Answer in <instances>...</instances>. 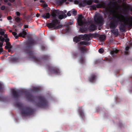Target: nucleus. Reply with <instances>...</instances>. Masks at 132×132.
<instances>
[{"instance_id": "nucleus-1", "label": "nucleus", "mask_w": 132, "mask_h": 132, "mask_svg": "<svg viewBox=\"0 0 132 132\" xmlns=\"http://www.w3.org/2000/svg\"><path fill=\"white\" fill-rule=\"evenodd\" d=\"M12 34L16 39L20 36L27 39L26 42V46L23 48V50L24 53L28 56V58L30 60L40 64L42 61L49 59L50 56L47 55H43L41 58H37L35 56V54L34 51H31V49L32 46L37 44V43L32 38L28 36V34H18L19 35H17V34Z\"/></svg>"}, {"instance_id": "nucleus-2", "label": "nucleus", "mask_w": 132, "mask_h": 132, "mask_svg": "<svg viewBox=\"0 0 132 132\" xmlns=\"http://www.w3.org/2000/svg\"><path fill=\"white\" fill-rule=\"evenodd\" d=\"M12 91L13 97L14 98H18L20 96L21 94H25L27 99L30 101H34L36 98L38 100V102L35 103V105L36 106L41 108H45L48 106V101L43 96H34L29 93H26V92L23 90H20L17 92L13 89Z\"/></svg>"}, {"instance_id": "nucleus-3", "label": "nucleus", "mask_w": 132, "mask_h": 132, "mask_svg": "<svg viewBox=\"0 0 132 132\" xmlns=\"http://www.w3.org/2000/svg\"><path fill=\"white\" fill-rule=\"evenodd\" d=\"M99 37V39L101 42H104L106 39V37L105 35H100L98 34H87L80 35L78 36H76L73 39L74 42L77 43L81 40L85 41H81L79 44L81 46L82 45H87L90 44L91 43L89 42L91 39L93 38Z\"/></svg>"}, {"instance_id": "nucleus-4", "label": "nucleus", "mask_w": 132, "mask_h": 132, "mask_svg": "<svg viewBox=\"0 0 132 132\" xmlns=\"http://www.w3.org/2000/svg\"><path fill=\"white\" fill-rule=\"evenodd\" d=\"M15 106L20 109L21 114L23 116H30L33 113L34 111L32 109L29 107H26L22 104L16 103L15 104Z\"/></svg>"}, {"instance_id": "nucleus-5", "label": "nucleus", "mask_w": 132, "mask_h": 132, "mask_svg": "<svg viewBox=\"0 0 132 132\" xmlns=\"http://www.w3.org/2000/svg\"><path fill=\"white\" fill-rule=\"evenodd\" d=\"M116 17L118 21L123 22L130 27L132 26V19L125 18L122 15L117 13Z\"/></svg>"}, {"instance_id": "nucleus-6", "label": "nucleus", "mask_w": 132, "mask_h": 132, "mask_svg": "<svg viewBox=\"0 0 132 132\" xmlns=\"http://www.w3.org/2000/svg\"><path fill=\"white\" fill-rule=\"evenodd\" d=\"M47 26L49 28L56 29H59L62 27L61 25L59 24L57 20L56 19L54 20L52 22L47 24Z\"/></svg>"}, {"instance_id": "nucleus-7", "label": "nucleus", "mask_w": 132, "mask_h": 132, "mask_svg": "<svg viewBox=\"0 0 132 132\" xmlns=\"http://www.w3.org/2000/svg\"><path fill=\"white\" fill-rule=\"evenodd\" d=\"M78 22L79 25H84L85 26L88 25L89 22L87 21L85 19V18L83 17L81 15H79L78 17Z\"/></svg>"}, {"instance_id": "nucleus-8", "label": "nucleus", "mask_w": 132, "mask_h": 132, "mask_svg": "<svg viewBox=\"0 0 132 132\" xmlns=\"http://www.w3.org/2000/svg\"><path fill=\"white\" fill-rule=\"evenodd\" d=\"M94 20L96 24L102 25L103 24V20L102 16L100 14L97 13L94 16Z\"/></svg>"}, {"instance_id": "nucleus-9", "label": "nucleus", "mask_w": 132, "mask_h": 132, "mask_svg": "<svg viewBox=\"0 0 132 132\" xmlns=\"http://www.w3.org/2000/svg\"><path fill=\"white\" fill-rule=\"evenodd\" d=\"M48 69L51 72L55 75H59L60 73L59 69L56 67L49 66Z\"/></svg>"}, {"instance_id": "nucleus-10", "label": "nucleus", "mask_w": 132, "mask_h": 132, "mask_svg": "<svg viewBox=\"0 0 132 132\" xmlns=\"http://www.w3.org/2000/svg\"><path fill=\"white\" fill-rule=\"evenodd\" d=\"M118 9V7L116 6H115L114 7H112L110 6H109L106 8V9L110 13L114 14L117 13Z\"/></svg>"}, {"instance_id": "nucleus-11", "label": "nucleus", "mask_w": 132, "mask_h": 132, "mask_svg": "<svg viewBox=\"0 0 132 132\" xmlns=\"http://www.w3.org/2000/svg\"><path fill=\"white\" fill-rule=\"evenodd\" d=\"M78 112L80 115V117L83 119L85 118V115L83 111L82 110V107H80L78 108Z\"/></svg>"}, {"instance_id": "nucleus-12", "label": "nucleus", "mask_w": 132, "mask_h": 132, "mask_svg": "<svg viewBox=\"0 0 132 132\" xmlns=\"http://www.w3.org/2000/svg\"><path fill=\"white\" fill-rule=\"evenodd\" d=\"M62 13V11H59L58 10H55L52 12L51 15L53 18H55L56 16V14H60Z\"/></svg>"}, {"instance_id": "nucleus-13", "label": "nucleus", "mask_w": 132, "mask_h": 132, "mask_svg": "<svg viewBox=\"0 0 132 132\" xmlns=\"http://www.w3.org/2000/svg\"><path fill=\"white\" fill-rule=\"evenodd\" d=\"M78 48L81 53H84L87 52L88 50V48L85 46H79Z\"/></svg>"}, {"instance_id": "nucleus-14", "label": "nucleus", "mask_w": 132, "mask_h": 132, "mask_svg": "<svg viewBox=\"0 0 132 132\" xmlns=\"http://www.w3.org/2000/svg\"><path fill=\"white\" fill-rule=\"evenodd\" d=\"M111 34V37L112 38L116 37L118 36H119L121 38L123 39L124 38V34Z\"/></svg>"}, {"instance_id": "nucleus-15", "label": "nucleus", "mask_w": 132, "mask_h": 132, "mask_svg": "<svg viewBox=\"0 0 132 132\" xmlns=\"http://www.w3.org/2000/svg\"><path fill=\"white\" fill-rule=\"evenodd\" d=\"M96 78V75L94 74H93L91 75L90 77L89 78V80L90 82H93L95 80Z\"/></svg>"}, {"instance_id": "nucleus-16", "label": "nucleus", "mask_w": 132, "mask_h": 132, "mask_svg": "<svg viewBox=\"0 0 132 132\" xmlns=\"http://www.w3.org/2000/svg\"><path fill=\"white\" fill-rule=\"evenodd\" d=\"M64 12H63V11L62 14H58L59 15L58 16V18L59 19H62L64 18H66L67 17V15L65 14H64V15H63V14L66 12V11L65 10L64 11Z\"/></svg>"}, {"instance_id": "nucleus-17", "label": "nucleus", "mask_w": 132, "mask_h": 132, "mask_svg": "<svg viewBox=\"0 0 132 132\" xmlns=\"http://www.w3.org/2000/svg\"><path fill=\"white\" fill-rule=\"evenodd\" d=\"M96 28V25H94L93 24H92L89 27L88 29L90 31H91L95 30Z\"/></svg>"}, {"instance_id": "nucleus-18", "label": "nucleus", "mask_w": 132, "mask_h": 132, "mask_svg": "<svg viewBox=\"0 0 132 132\" xmlns=\"http://www.w3.org/2000/svg\"><path fill=\"white\" fill-rule=\"evenodd\" d=\"M50 16V15L49 13H47L45 14H43L42 16L44 19H47L49 18Z\"/></svg>"}, {"instance_id": "nucleus-19", "label": "nucleus", "mask_w": 132, "mask_h": 132, "mask_svg": "<svg viewBox=\"0 0 132 132\" xmlns=\"http://www.w3.org/2000/svg\"><path fill=\"white\" fill-rule=\"evenodd\" d=\"M118 50L117 49H116L115 50H113L111 52V54L113 56H116L117 55L116 54L118 53Z\"/></svg>"}, {"instance_id": "nucleus-20", "label": "nucleus", "mask_w": 132, "mask_h": 132, "mask_svg": "<svg viewBox=\"0 0 132 132\" xmlns=\"http://www.w3.org/2000/svg\"><path fill=\"white\" fill-rule=\"evenodd\" d=\"M129 49V46H127L125 48L126 51L125 52V55H127L129 54L128 51Z\"/></svg>"}, {"instance_id": "nucleus-21", "label": "nucleus", "mask_w": 132, "mask_h": 132, "mask_svg": "<svg viewBox=\"0 0 132 132\" xmlns=\"http://www.w3.org/2000/svg\"><path fill=\"white\" fill-rule=\"evenodd\" d=\"M116 25L115 22H112L110 24V26L111 28H113L116 26Z\"/></svg>"}, {"instance_id": "nucleus-22", "label": "nucleus", "mask_w": 132, "mask_h": 132, "mask_svg": "<svg viewBox=\"0 0 132 132\" xmlns=\"http://www.w3.org/2000/svg\"><path fill=\"white\" fill-rule=\"evenodd\" d=\"M79 61L80 62L81 64H83L84 63V59L83 56H81L80 57Z\"/></svg>"}, {"instance_id": "nucleus-23", "label": "nucleus", "mask_w": 132, "mask_h": 132, "mask_svg": "<svg viewBox=\"0 0 132 132\" xmlns=\"http://www.w3.org/2000/svg\"><path fill=\"white\" fill-rule=\"evenodd\" d=\"M32 90L34 92H38L39 91L40 89L38 88L35 87L33 88Z\"/></svg>"}, {"instance_id": "nucleus-24", "label": "nucleus", "mask_w": 132, "mask_h": 132, "mask_svg": "<svg viewBox=\"0 0 132 132\" xmlns=\"http://www.w3.org/2000/svg\"><path fill=\"white\" fill-rule=\"evenodd\" d=\"M87 30H88V29L86 28H80V30L81 32H85Z\"/></svg>"}, {"instance_id": "nucleus-25", "label": "nucleus", "mask_w": 132, "mask_h": 132, "mask_svg": "<svg viewBox=\"0 0 132 132\" xmlns=\"http://www.w3.org/2000/svg\"><path fill=\"white\" fill-rule=\"evenodd\" d=\"M41 48L42 51H44L47 49V47L45 45H42L41 46Z\"/></svg>"}, {"instance_id": "nucleus-26", "label": "nucleus", "mask_w": 132, "mask_h": 132, "mask_svg": "<svg viewBox=\"0 0 132 132\" xmlns=\"http://www.w3.org/2000/svg\"><path fill=\"white\" fill-rule=\"evenodd\" d=\"M24 27H25V30H23V33H27L28 32L27 29H26V28H28V27L27 25H24Z\"/></svg>"}, {"instance_id": "nucleus-27", "label": "nucleus", "mask_w": 132, "mask_h": 132, "mask_svg": "<svg viewBox=\"0 0 132 132\" xmlns=\"http://www.w3.org/2000/svg\"><path fill=\"white\" fill-rule=\"evenodd\" d=\"M92 2L91 0H88L85 2V3L88 5H90L92 4Z\"/></svg>"}, {"instance_id": "nucleus-28", "label": "nucleus", "mask_w": 132, "mask_h": 132, "mask_svg": "<svg viewBox=\"0 0 132 132\" xmlns=\"http://www.w3.org/2000/svg\"><path fill=\"white\" fill-rule=\"evenodd\" d=\"M111 32L112 33H117L118 32V30L113 29L111 30Z\"/></svg>"}, {"instance_id": "nucleus-29", "label": "nucleus", "mask_w": 132, "mask_h": 132, "mask_svg": "<svg viewBox=\"0 0 132 132\" xmlns=\"http://www.w3.org/2000/svg\"><path fill=\"white\" fill-rule=\"evenodd\" d=\"M6 99V98L3 97L1 96L0 97V101H4V100Z\"/></svg>"}, {"instance_id": "nucleus-30", "label": "nucleus", "mask_w": 132, "mask_h": 132, "mask_svg": "<svg viewBox=\"0 0 132 132\" xmlns=\"http://www.w3.org/2000/svg\"><path fill=\"white\" fill-rule=\"evenodd\" d=\"M104 50L103 48H101L99 49L98 52L100 53H102L104 52Z\"/></svg>"}, {"instance_id": "nucleus-31", "label": "nucleus", "mask_w": 132, "mask_h": 132, "mask_svg": "<svg viewBox=\"0 0 132 132\" xmlns=\"http://www.w3.org/2000/svg\"><path fill=\"white\" fill-rule=\"evenodd\" d=\"M6 46H7L9 47H10V48H12V46H11V44L9 42L6 43Z\"/></svg>"}, {"instance_id": "nucleus-32", "label": "nucleus", "mask_w": 132, "mask_h": 132, "mask_svg": "<svg viewBox=\"0 0 132 132\" xmlns=\"http://www.w3.org/2000/svg\"><path fill=\"white\" fill-rule=\"evenodd\" d=\"M6 32V31L5 30L0 29V33H5Z\"/></svg>"}, {"instance_id": "nucleus-33", "label": "nucleus", "mask_w": 132, "mask_h": 132, "mask_svg": "<svg viewBox=\"0 0 132 132\" xmlns=\"http://www.w3.org/2000/svg\"><path fill=\"white\" fill-rule=\"evenodd\" d=\"M3 90V88L2 84L0 83V92H2Z\"/></svg>"}, {"instance_id": "nucleus-34", "label": "nucleus", "mask_w": 132, "mask_h": 132, "mask_svg": "<svg viewBox=\"0 0 132 132\" xmlns=\"http://www.w3.org/2000/svg\"><path fill=\"white\" fill-rule=\"evenodd\" d=\"M71 11V12H72L73 14L74 15H75L76 14L77 12L76 11L72 10Z\"/></svg>"}, {"instance_id": "nucleus-35", "label": "nucleus", "mask_w": 132, "mask_h": 132, "mask_svg": "<svg viewBox=\"0 0 132 132\" xmlns=\"http://www.w3.org/2000/svg\"><path fill=\"white\" fill-rule=\"evenodd\" d=\"M91 9L93 10H95L96 9V6L95 5H92L91 6Z\"/></svg>"}, {"instance_id": "nucleus-36", "label": "nucleus", "mask_w": 132, "mask_h": 132, "mask_svg": "<svg viewBox=\"0 0 132 132\" xmlns=\"http://www.w3.org/2000/svg\"><path fill=\"white\" fill-rule=\"evenodd\" d=\"M71 11H69L67 13V15L68 16H71Z\"/></svg>"}, {"instance_id": "nucleus-37", "label": "nucleus", "mask_w": 132, "mask_h": 132, "mask_svg": "<svg viewBox=\"0 0 132 132\" xmlns=\"http://www.w3.org/2000/svg\"><path fill=\"white\" fill-rule=\"evenodd\" d=\"M15 20L18 22H19L20 21V19L19 18H17L15 19Z\"/></svg>"}, {"instance_id": "nucleus-38", "label": "nucleus", "mask_w": 132, "mask_h": 132, "mask_svg": "<svg viewBox=\"0 0 132 132\" xmlns=\"http://www.w3.org/2000/svg\"><path fill=\"white\" fill-rule=\"evenodd\" d=\"M66 1V0H61L60 1V3L62 4L63 3L65 2Z\"/></svg>"}, {"instance_id": "nucleus-39", "label": "nucleus", "mask_w": 132, "mask_h": 132, "mask_svg": "<svg viewBox=\"0 0 132 132\" xmlns=\"http://www.w3.org/2000/svg\"><path fill=\"white\" fill-rule=\"evenodd\" d=\"M0 40L1 41H3L4 40V39L2 38V37L1 36H0Z\"/></svg>"}, {"instance_id": "nucleus-40", "label": "nucleus", "mask_w": 132, "mask_h": 132, "mask_svg": "<svg viewBox=\"0 0 132 132\" xmlns=\"http://www.w3.org/2000/svg\"><path fill=\"white\" fill-rule=\"evenodd\" d=\"M5 9V7L4 6H2L1 7V9L2 10H4Z\"/></svg>"}, {"instance_id": "nucleus-41", "label": "nucleus", "mask_w": 132, "mask_h": 132, "mask_svg": "<svg viewBox=\"0 0 132 132\" xmlns=\"http://www.w3.org/2000/svg\"><path fill=\"white\" fill-rule=\"evenodd\" d=\"M9 38H7L5 40V42L6 43L9 42Z\"/></svg>"}, {"instance_id": "nucleus-42", "label": "nucleus", "mask_w": 132, "mask_h": 132, "mask_svg": "<svg viewBox=\"0 0 132 132\" xmlns=\"http://www.w3.org/2000/svg\"><path fill=\"white\" fill-rule=\"evenodd\" d=\"M5 48L6 49H8L9 48H10V47L7 46L6 45L5 47Z\"/></svg>"}, {"instance_id": "nucleus-43", "label": "nucleus", "mask_w": 132, "mask_h": 132, "mask_svg": "<svg viewBox=\"0 0 132 132\" xmlns=\"http://www.w3.org/2000/svg\"><path fill=\"white\" fill-rule=\"evenodd\" d=\"M3 49L2 48H0V53H1L3 51Z\"/></svg>"}, {"instance_id": "nucleus-44", "label": "nucleus", "mask_w": 132, "mask_h": 132, "mask_svg": "<svg viewBox=\"0 0 132 132\" xmlns=\"http://www.w3.org/2000/svg\"><path fill=\"white\" fill-rule=\"evenodd\" d=\"M74 2L75 4H78V1H77L75 0L74 1Z\"/></svg>"}, {"instance_id": "nucleus-45", "label": "nucleus", "mask_w": 132, "mask_h": 132, "mask_svg": "<svg viewBox=\"0 0 132 132\" xmlns=\"http://www.w3.org/2000/svg\"><path fill=\"white\" fill-rule=\"evenodd\" d=\"M16 15H17L18 16H19L20 15V13L19 12H16Z\"/></svg>"}, {"instance_id": "nucleus-46", "label": "nucleus", "mask_w": 132, "mask_h": 132, "mask_svg": "<svg viewBox=\"0 0 132 132\" xmlns=\"http://www.w3.org/2000/svg\"><path fill=\"white\" fill-rule=\"evenodd\" d=\"M3 45V43H0V48H2V46Z\"/></svg>"}, {"instance_id": "nucleus-47", "label": "nucleus", "mask_w": 132, "mask_h": 132, "mask_svg": "<svg viewBox=\"0 0 132 132\" xmlns=\"http://www.w3.org/2000/svg\"><path fill=\"white\" fill-rule=\"evenodd\" d=\"M12 18L11 16H9L7 17V19L8 20H11Z\"/></svg>"}, {"instance_id": "nucleus-48", "label": "nucleus", "mask_w": 132, "mask_h": 132, "mask_svg": "<svg viewBox=\"0 0 132 132\" xmlns=\"http://www.w3.org/2000/svg\"><path fill=\"white\" fill-rule=\"evenodd\" d=\"M17 48H19L20 47V46H21L20 45H17L16 46Z\"/></svg>"}, {"instance_id": "nucleus-49", "label": "nucleus", "mask_w": 132, "mask_h": 132, "mask_svg": "<svg viewBox=\"0 0 132 132\" xmlns=\"http://www.w3.org/2000/svg\"><path fill=\"white\" fill-rule=\"evenodd\" d=\"M40 16V14L38 13H37L36 15V16L38 17Z\"/></svg>"}, {"instance_id": "nucleus-50", "label": "nucleus", "mask_w": 132, "mask_h": 132, "mask_svg": "<svg viewBox=\"0 0 132 132\" xmlns=\"http://www.w3.org/2000/svg\"><path fill=\"white\" fill-rule=\"evenodd\" d=\"M67 31H66V32H70V29H68V30H67Z\"/></svg>"}, {"instance_id": "nucleus-51", "label": "nucleus", "mask_w": 132, "mask_h": 132, "mask_svg": "<svg viewBox=\"0 0 132 132\" xmlns=\"http://www.w3.org/2000/svg\"><path fill=\"white\" fill-rule=\"evenodd\" d=\"M44 7H47V5L46 4H45L44 5Z\"/></svg>"}, {"instance_id": "nucleus-52", "label": "nucleus", "mask_w": 132, "mask_h": 132, "mask_svg": "<svg viewBox=\"0 0 132 132\" xmlns=\"http://www.w3.org/2000/svg\"><path fill=\"white\" fill-rule=\"evenodd\" d=\"M119 126L120 127H122V123H120L119 124Z\"/></svg>"}, {"instance_id": "nucleus-53", "label": "nucleus", "mask_w": 132, "mask_h": 132, "mask_svg": "<svg viewBox=\"0 0 132 132\" xmlns=\"http://www.w3.org/2000/svg\"><path fill=\"white\" fill-rule=\"evenodd\" d=\"M11 48H9L8 49V51L9 52H10L11 51Z\"/></svg>"}, {"instance_id": "nucleus-54", "label": "nucleus", "mask_w": 132, "mask_h": 132, "mask_svg": "<svg viewBox=\"0 0 132 132\" xmlns=\"http://www.w3.org/2000/svg\"><path fill=\"white\" fill-rule=\"evenodd\" d=\"M8 1V0H4V1L5 2H7Z\"/></svg>"}, {"instance_id": "nucleus-55", "label": "nucleus", "mask_w": 132, "mask_h": 132, "mask_svg": "<svg viewBox=\"0 0 132 132\" xmlns=\"http://www.w3.org/2000/svg\"><path fill=\"white\" fill-rule=\"evenodd\" d=\"M4 34H2V33L0 34H1V35H4Z\"/></svg>"}, {"instance_id": "nucleus-56", "label": "nucleus", "mask_w": 132, "mask_h": 132, "mask_svg": "<svg viewBox=\"0 0 132 132\" xmlns=\"http://www.w3.org/2000/svg\"><path fill=\"white\" fill-rule=\"evenodd\" d=\"M10 32H12V30H10Z\"/></svg>"}, {"instance_id": "nucleus-57", "label": "nucleus", "mask_w": 132, "mask_h": 132, "mask_svg": "<svg viewBox=\"0 0 132 132\" xmlns=\"http://www.w3.org/2000/svg\"><path fill=\"white\" fill-rule=\"evenodd\" d=\"M8 4L9 5H11V4L10 3H8Z\"/></svg>"}, {"instance_id": "nucleus-58", "label": "nucleus", "mask_w": 132, "mask_h": 132, "mask_svg": "<svg viewBox=\"0 0 132 132\" xmlns=\"http://www.w3.org/2000/svg\"><path fill=\"white\" fill-rule=\"evenodd\" d=\"M12 33H16L15 32H12Z\"/></svg>"}, {"instance_id": "nucleus-59", "label": "nucleus", "mask_w": 132, "mask_h": 132, "mask_svg": "<svg viewBox=\"0 0 132 132\" xmlns=\"http://www.w3.org/2000/svg\"><path fill=\"white\" fill-rule=\"evenodd\" d=\"M6 36H7V35H5V37Z\"/></svg>"}, {"instance_id": "nucleus-60", "label": "nucleus", "mask_w": 132, "mask_h": 132, "mask_svg": "<svg viewBox=\"0 0 132 132\" xmlns=\"http://www.w3.org/2000/svg\"><path fill=\"white\" fill-rule=\"evenodd\" d=\"M40 2H42V1H40Z\"/></svg>"}, {"instance_id": "nucleus-61", "label": "nucleus", "mask_w": 132, "mask_h": 132, "mask_svg": "<svg viewBox=\"0 0 132 132\" xmlns=\"http://www.w3.org/2000/svg\"><path fill=\"white\" fill-rule=\"evenodd\" d=\"M0 20H1V21H2V19H0Z\"/></svg>"}, {"instance_id": "nucleus-62", "label": "nucleus", "mask_w": 132, "mask_h": 132, "mask_svg": "<svg viewBox=\"0 0 132 132\" xmlns=\"http://www.w3.org/2000/svg\"><path fill=\"white\" fill-rule=\"evenodd\" d=\"M1 54V53H0V54Z\"/></svg>"}]
</instances>
